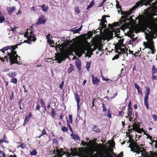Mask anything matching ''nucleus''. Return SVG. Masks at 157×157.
<instances>
[{
    "instance_id": "nucleus-51",
    "label": "nucleus",
    "mask_w": 157,
    "mask_h": 157,
    "mask_svg": "<svg viewBox=\"0 0 157 157\" xmlns=\"http://www.w3.org/2000/svg\"><path fill=\"white\" fill-rule=\"evenodd\" d=\"M53 143L54 144H55L56 145H57L58 143V140L56 139H54L53 140Z\"/></svg>"
},
{
    "instance_id": "nucleus-24",
    "label": "nucleus",
    "mask_w": 157,
    "mask_h": 157,
    "mask_svg": "<svg viewBox=\"0 0 157 157\" xmlns=\"http://www.w3.org/2000/svg\"><path fill=\"white\" fill-rule=\"evenodd\" d=\"M71 136L75 141L80 139L79 137L77 135H74L73 133H72Z\"/></svg>"
},
{
    "instance_id": "nucleus-29",
    "label": "nucleus",
    "mask_w": 157,
    "mask_h": 157,
    "mask_svg": "<svg viewBox=\"0 0 157 157\" xmlns=\"http://www.w3.org/2000/svg\"><path fill=\"white\" fill-rule=\"evenodd\" d=\"M52 111L51 112V116L52 118H54L56 115V113L54 109L53 108H51Z\"/></svg>"
},
{
    "instance_id": "nucleus-10",
    "label": "nucleus",
    "mask_w": 157,
    "mask_h": 157,
    "mask_svg": "<svg viewBox=\"0 0 157 157\" xmlns=\"http://www.w3.org/2000/svg\"><path fill=\"white\" fill-rule=\"evenodd\" d=\"M44 16L43 15H41L38 18L36 24V25H39L45 24L46 20H44Z\"/></svg>"
},
{
    "instance_id": "nucleus-55",
    "label": "nucleus",
    "mask_w": 157,
    "mask_h": 157,
    "mask_svg": "<svg viewBox=\"0 0 157 157\" xmlns=\"http://www.w3.org/2000/svg\"><path fill=\"white\" fill-rule=\"evenodd\" d=\"M124 114V113L123 111H120L119 112V116L121 117H122Z\"/></svg>"
},
{
    "instance_id": "nucleus-7",
    "label": "nucleus",
    "mask_w": 157,
    "mask_h": 157,
    "mask_svg": "<svg viewBox=\"0 0 157 157\" xmlns=\"http://www.w3.org/2000/svg\"><path fill=\"white\" fill-rule=\"evenodd\" d=\"M150 93V88L147 87L146 89L144 98V104L147 110L149 109L148 100V96L149 95Z\"/></svg>"
},
{
    "instance_id": "nucleus-43",
    "label": "nucleus",
    "mask_w": 157,
    "mask_h": 157,
    "mask_svg": "<svg viewBox=\"0 0 157 157\" xmlns=\"http://www.w3.org/2000/svg\"><path fill=\"white\" fill-rule=\"evenodd\" d=\"M135 131L138 132L139 133H141V132H144V133H145V132L144 129L143 128H140V127Z\"/></svg>"
},
{
    "instance_id": "nucleus-33",
    "label": "nucleus",
    "mask_w": 157,
    "mask_h": 157,
    "mask_svg": "<svg viewBox=\"0 0 157 157\" xmlns=\"http://www.w3.org/2000/svg\"><path fill=\"white\" fill-rule=\"evenodd\" d=\"M17 75L16 72H13L11 73H9L8 75L10 78H13Z\"/></svg>"
},
{
    "instance_id": "nucleus-58",
    "label": "nucleus",
    "mask_w": 157,
    "mask_h": 157,
    "mask_svg": "<svg viewBox=\"0 0 157 157\" xmlns=\"http://www.w3.org/2000/svg\"><path fill=\"white\" fill-rule=\"evenodd\" d=\"M131 101H130L128 103V109H132L131 106Z\"/></svg>"
},
{
    "instance_id": "nucleus-20",
    "label": "nucleus",
    "mask_w": 157,
    "mask_h": 157,
    "mask_svg": "<svg viewBox=\"0 0 157 157\" xmlns=\"http://www.w3.org/2000/svg\"><path fill=\"white\" fill-rule=\"evenodd\" d=\"M93 130L94 131L97 133H99L101 131L100 128H98L95 125H93Z\"/></svg>"
},
{
    "instance_id": "nucleus-48",
    "label": "nucleus",
    "mask_w": 157,
    "mask_h": 157,
    "mask_svg": "<svg viewBox=\"0 0 157 157\" xmlns=\"http://www.w3.org/2000/svg\"><path fill=\"white\" fill-rule=\"evenodd\" d=\"M40 105L39 104L37 103L36 104V106L35 109V110L37 111H40Z\"/></svg>"
},
{
    "instance_id": "nucleus-3",
    "label": "nucleus",
    "mask_w": 157,
    "mask_h": 157,
    "mask_svg": "<svg viewBox=\"0 0 157 157\" xmlns=\"http://www.w3.org/2000/svg\"><path fill=\"white\" fill-rule=\"evenodd\" d=\"M7 46L10 47L9 49H10V52L7 51L6 53H7V55L9 56L10 65H12L14 63L19 64V63L17 60V58L18 57L19 58L20 57L17 55V52L14 51L17 48V45Z\"/></svg>"
},
{
    "instance_id": "nucleus-57",
    "label": "nucleus",
    "mask_w": 157,
    "mask_h": 157,
    "mask_svg": "<svg viewBox=\"0 0 157 157\" xmlns=\"http://www.w3.org/2000/svg\"><path fill=\"white\" fill-rule=\"evenodd\" d=\"M66 121H67V126L68 128H69L70 127H71V125L70 124V122H69L68 120L67 119V117H66Z\"/></svg>"
},
{
    "instance_id": "nucleus-46",
    "label": "nucleus",
    "mask_w": 157,
    "mask_h": 157,
    "mask_svg": "<svg viewBox=\"0 0 157 157\" xmlns=\"http://www.w3.org/2000/svg\"><path fill=\"white\" fill-rule=\"evenodd\" d=\"M133 127L135 129V131H136L140 128V125L136 123L134 124Z\"/></svg>"
},
{
    "instance_id": "nucleus-50",
    "label": "nucleus",
    "mask_w": 157,
    "mask_h": 157,
    "mask_svg": "<svg viewBox=\"0 0 157 157\" xmlns=\"http://www.w3.org/2000/svg\"><path fill=\"white\" fill-rule=\"evenodd\" d=\"M18 147H20L22 149H24L26 147V145L24 143H22L20 146H18Z\"/></svg>"
},
{
    "instance_id": "nucleus-12",
    "label": "nucleus",
    "mask_w": 157,
    "mask_h": 157,
    "mask_svg": "<svg viewBox=\"0 0 157 157\" xmlns=\"http://www.w3.org/2000/svg\"><path fill=\"white\" fill-rule=\"evenodd\" d=\"M74 95L75 96V99L77 103L78 110L80 108L79 103L80 101V98L78 94L77 93H74Z\"/></svg>"
},
{
    "instance_id": "nucleus-1",
    "label": "nucleus",
    "mask_w": 157,
    "mask_h": 157,
    "mask_svg": "<svg viewBox=\"0 0 157 157\" xmlns=\"http://www.w3.org/2000/svg\"><path fill=\"white\" fill-rule=\"evenodd\" d=\"M145 1V0H141L139 2L136 3V4L134 5L132 8L130 9L128 12V11H121V14L123 16L121 17V19L120 21V22L121 23H125L127 21H130L132 19V17H130L129 18H128V17L131 14L132 12L135 11L136 9L138 7L142 6L144 5V2Z\"/></svg>"
},
{
    "instance_id": "nucleus-13",
    "label": "nucleus",
    "mask_w": 157,
    "mask_h": 157,
    "mask_svg": "<svg viewBox=\"0 0 157 157\" xmlns=\"http://www.w3.org/2000/svg\"><path fill=\"white\" fill-rule=\"evenodd\" d=\"M56 152L57 153V155L59 157H62L63 154H65V152L63 151V148H61L59 150L57 147H56Z\"/></svg>"
},
{
    "instance_id": "nucleus-42",
    "label": "nucleus",
    "mask_w": 157,
    "mask_h": 157,
    "mask_svg": "<svg viewBox=\"0 0 157 157\" xmlns=\"http://www.w3.org/2000/svg\"><path fill=\"white\" fill-rule=\"evenodd\" d=\"M61 129L62 131L63 132H66L68 130L67 127L64 126H63L62 127Z\"/></svg>"
},
{
    "instance_id": "nucleus-61",
    "label": "nucleus",
    "mask_w": 157,
    "mask_h": 157,
    "mask_svg": "<svg viewBox=\"0 0 157 157\" xmlns=\"http://www.w3.org/2000/svg\"><path fill=\"white\" fill-rule=\"evenodd\" d=\"M157 77L156 75H152V76L151 77V79L153 80H154L157 79Z\"/></svg>"
},
{
    "instance_id": "nucleus-34",
    "label": "nucleus",
    "mask_w": 157,
    "mask_h": 157,
    "mask_svg": "<svg viewBox=\"0 0 157 157\" xmlns=\"http://www.w3.org/2000/svg\"><path fill=\"white\" fill-rule=\"evenodd\" d=\"M121 48V46L120 45H116L115 46V52H117L118 50H120Z\"/></svg>"
},
{
    "instance_id": "nucleus-31",
    "label": "nucleus",
    "mask_w": 157,
    "mask_h": 157,
    "mask_svg": "<svg viewBox=\"0 0 157 157\" xmlns=\"http://www.w3.org/2000/svg\"><path fill=\"white\" fill-rule=\"evenodd\" d=\"M107 17V15H104L102 17V19L101 20V23H103V24H105V23H107V21L106 20H105V17Z\"/></svg>"
},
{
    "instance_id": "nucleus-5",
    "label": "nucleus",
    "mask_w": 157,
    "mask_h": 157,
    "mask_svg": "<svg viewBox=\"0 0 157 157\" xmlns=\"http://www.w3.org/2000/svg\"><path fill=\"white\" fill-rule=\"evenodd\" d=\"M25 37H27V40H25L24 42L29 44L31 43L32 41L34 42L36 40L35 34L33 33L32 29H27V31L25 35Z\"/></svg>"
},
{
    "instance_id": "nucleus-4",
    "label": "nucleus",
    "mask_w": 157,
    "mask_h": 157,
    "mask_svg": "<svg viewBox=\"0 0 157 157\" xmlns=\"http://www.w3.org/2000/svg\"><path fill=\"white\" fill-rule=\"evenodd\" d=\"M156 15V13L146 12V21L149 26V29L157 25V18L153 17Z\"/></svg>"
},
{
    "instance_id": "nucleus-40",
    "label": "nucleus",
    "mask_w": 157,
    "mask_h": 157,
    "mask_svg": "<svg viewBox=\"0 0 157 157\" xmlns=\"http://www.w3.org/2000/svg\"><path fill=\"white\" fill-rule=\"evenodd\" d=\"M107 116L109 118H111L112 115L110 109H108L107 111Z\"/></svg>"
},
{
    "instance_id": "nucleus-21",
    "label": "nucleus",
    "mask_w": 157,
    "mask_h": 157,
    "mask_svg": "<svg viewBox=\"0 0 157 157\" xmlns=\"http://www.w3.org/2000/svg\"><path fill=\"white\" fill-rule=\"evenodd\" d=\"M75 65L76 66L77 68H78L81 67V62L79 59H78V60L76 61L75 63Z\"/></svg>"
},
{
    "instance_id": "nucleus-49",
    "label": "nucleus",
    "mask_w": 157,
    "mask_h": 157,
    "mask_svg": "<svg viewBox=\"0 0 157 157\" xmlns=\"http://www.w3.org/2000/svg\"><path fill=\"white\" fill-rule=\"evenodd\" d=\"M120 50L121 51V52H122V54H125L126 53V50L124 48H121L120 49Z\"/></svg>"
},
{
    "instance_id": "nucleus-44",
    "label": "nucleus",
    "mask_w": 157,
    "mask_h": 157,
    "mask_svg": "<svg viewBox=\"0 0 157 157\" xmlns=\"http://www.w3.org/2000/svg\"><path fill=\"white\" fill-rule=\"evenodd\" d=\"M41 7L43 9V10L44 11H46L48 9V7H47L46 8L45 5L44 4H43L42 5Z\"/></svg>"
},
{
    "instance_id": "nucleus-32",
    "label": "nucleus",
    "mask_w": 157,
    "mask_h": 157,
    "mask_svg": "<svg viewBox=\"0 0 157 157\" xmlns=\"http://www.w3.org/2000/svg\"><path fill=\"white\" fill-rule=\"evenodd\" d=\"M37 153V152L35 149L33 150L32 151L30 152V154L31 155H36Z\"/></svg>"
},
{
    "instance_id": "nucleus-54",
    "label": "nucleus",
    "mask_w": 157,
    "mask_h": 157,
    "mask_svg": "<svg viewBox=\"0 0 157 157\" xmlns=\"http://www.w3.org/2000/svg\"><path fill=\"white\" fill-rule=\"evenodd\" d=\"M75 12L78 13H80L79 9L78 7H75Z\"/></svg>"
},
{
    "instance_id": "nucleus-28",
    "label": "nucleus",
    "mask_w": 157,
    "mask_h": 157,
    "mask_svg": "<svg viewBox=\"0 0 157 157\" xmlns=\"http://www.w3.org/2000/svg\"><path fill=\"white\" fill-rule=\"evenodd\" d=\"M86 68L88 71H90V67L91 64V62H86Z\"/></svg>"
},
{
    "instance_id": "nucleus-14",
    "label": "nucleus",
    "mask_w": 157,
    "mask_h": 157,
    "mask_svg": "<svg viewBox=\"0 0 157 157\" xmlns=\"http://www.w3.org/2000/svg\"><path fill=\"white\" fill-rule=\"evenodd\" d=\"M135 32L136 33H137L139 32V31L137 29L135 28L133 29H130L128 33L129 35L130 36H132V37L134 36L133 33Z\"/></svg>"
},
{
    "instance_id": "nucleus-30",
    "label": "nucleus",
    "mask_w": 157,
    "mask_h": 157,
    "mask_svg": "<svg viewBox=\"0 0 157 157\" xmlns=\"http://www.w3.org/2000/svg\"><path fill=\"white\" fill-rule=\"evenodd\" d=\"M71 67H69L67 70V72L68 73H70L72 72V71L74 70V66L72 64H70Z\"/></svg>"
},
{
    "instance_id": "nucleus-22",
    "label": "nucleus",
    "mask_w": 157,
    "mask_h": 157,
    "mask_svg": "<svg viewBox=\"0 0 157 157\" xmlns=\"http://www.w3.org/2000/svg\"><path fill=\"white\" fill-rule=\"evenodd\" d=\"M93 35V33L92 32L90 31L88 32L86 36L87 37L86 39H90V38L92 37Z\"/></svg>"
},
{
    "instance_id": "nucleus-38",
    "label": "nucleus",
    "mask_w": 157,
    "mask_h": 157,
    "mask_svg": "<svg viewBox=\"0 0 157 157\" xmlns=\"http://www.w3.org/2000/svg\"><path fill=\"white\" fill-rule=\"evenodd\" d=\"M40 102L41 106L42 107L46 105L45 103L43 101V100L42 98L40 99Z\"/></svg>"
},
{
    "instance_id": "nucleus-19",
    "label": "nucleus",
    "mask_w": 157,
    "mask_h": 157,
    "mask_svg": "<svg viewBox=\"0 0 157 157\" xmlns=\"http://www.w3.org/2000/svg\"><path fill=\"white\" fill-rule=\"evenodd\" d=\"M132 110L133 109H128L127 113L128 115V117H131L132 115H134Z\"/></svg>"
},
{
    "instance_id": "nucleus-18",
    "label": "nucleus",
    "mask_w": 157,
    "mask_h": 157,
    "mask_svg": "<svg viewBox=\"0 0 157 157\" xmlns=\"http://www.w3.org/2000/svg\"><path fill=\"white\" fill-rule=\"evenodd\" d=\"M142 149H143V148L138 146L137 147H136V150H134V151L136 152L137 154H139L140 153H142L141 154H143L142 151Z\"/></svg>"
},
{
    "instance_id": "nucleus-41",
    "label": "nucleus",
    "mask_w": 157,
    "mask_h": 157,
    "mask_svg": "<svg viewBox=\"0 0 157 157\" xmlns=\"http://www.w3.org/2000/svg\"><path fill=\"white\" fill-rule=\"evenodd\" d=\"M144 134L147 136V138L149 139L151 141V142H153L155 141L153 140V139L151 136H150L148 134H145V133H144Z\"/></svg>"
},
{
    "instance_id": "nucleus-2",
    "label": "nucleus",
    "mask_w": 157,
    "mask_h": 157,
    "mask_svg": "<svg viewBox=\"0 0 157 157\" xmlns=\"http://www.w3.org/2000/svg\"><path fill=\"white\" fill-rule=\"evenodd\" d=\"M145 1V0H141L139 2L136 3V4L134 5L132 8L130 9L128 12V11H121V14L123 16L121 17V19L120 21V22L121 23H125L127 21H130L132 19V17H130L129 18H128V17L131 14L132 12L135 11L136 9L138 7L142 6L144 5V2Z\"/></svg>"
},
{
    "instance_id": "nucleus-53",
    "label": "nucleus",
    "mask_w": 157,
    "mask_h": 157,
    "mask_svg": "<svg viewBox=\"0 0 157 157\" xmlns=\"http://www.w3.org/2000/svg\"><path fill=\"white\" fill-rule=\"evenodd\" d=\"M64 84V82L63 81L59 85V88L60 89L62 90L63 89V87Z\"/></svg>"
},
{
    "instance_id": "nucleus-56",
    "label": "nucleus",
    "mask_w": 157,
    "mask_h": 157,
    "mask_svg": "<svg viewBox=\"0 0 157 157\" xmlns=\"http://www.w3.org/2000/svg\"><path fill=\"white\" fill-rule=\"evenodd\" d=\"M78 69V72L80 75H81L83 72V71L82 70L81 68L80 67L78 68H77Z\"/></svg>"
},
{
    "instance_id": "nucleus-15",
    "label": "nucleus",
    "mask_w": 157,
    "mask_h": 157,
    "mask_svg": "<svg viewBox=\"0 0 157 157\" xmlns=\"http://www.w3.org/2000/svg\"><path fill=\"white\" fill-rule=\"evenodd\" d=\"M32 116L31 113H29L26 116L24 122L23 123V125H25L29 121L30 119Z\"/></svg>"
},
{
    "instance_id": "nucleus-62",
    "label": "nucleus",
    "mask_w": 157,
    "mask_h": 157,
    "mask_svg": "<svg viewBox=\"0 0 157 157\" xmlns=\"http://www.w3.org/2000/svg\"><path fill=\"white\" fill-rule=\"evenodd\" d=\"M7 157H17V156L15 155H9V154H8L7 155Z\"/></svg>"
},
{
    "instance_id": "nucleus-16",
    "label": "nucleus",
    "mask_w": 157,
    "mask_h": 157,
    "mask_svg": "<svg viewBox=\"0 0 157 157\" xmlns=\"http://www.w3.org/2000/svg\"><path fill=\"white\" fill-rule=\"evenodd\" d=\"M16 9V7L15 6H11L10 7H8L7 8V11L9 14H11Z\"/></svg>"
},
{
    "instance_id": "nucleus-11",
    "label": "nucleus",
    "mask_w": 157,
    "mask_h": 157,
    "mask_svg": "<svg viewBox=\"0 0 157 157\" xmlns=\"http://www.w3.org/2000/svg\"><path fill=\"white\" fill-rule=\"evenodd\" d=\"M110 155L109 153L106 151H105V152L101 153H99V154L97 153L94 154V156L95 157H109Z\"/></svg>"
},
{
    "instance_id": "nucleus-63",
    "label": "nucleus",
    "mask_w": 157,
    "mask_h": 157,
    "mask_svg": "<svg viewBox=\"0 0 157 157\" xmlns=\"http://www.w3.org/2000/svg\"><path fill=\"white\" fill-rule=\"evenodd\" d=\"M119 57V55H115L112 59L113 60H114L115 59H117Z\"/></svg>"
},
{
    "instance_id": "nucleus-59",
    "label": "nucleus",
    "mask_w": 157,
    "mask_h": 157,
    "mask_svg": "<svg viewBox=\"0 0 157 157\" xmlns=\"http://www.w3.org/2000/svg\"><path fill=\"white\" fill-rule=\"evenodd\" d=\"M152 117L155 121H157V116L155 115L154 114L153 115Z\"/></svg>"
},
{
    "instance_id": "nucleus-36",
    "label": "nucleus",
    "mask_w": 157,
    "mask_h": 157,
    "mask_svg": "<svg viewBox=\"0 0 157 157\" xmlns=\"http://www.w3.org/2000/svg\"><path fill=\"white\" fill-rule=\"evenodd\" d=\"M82 25H81L78 29L74 30V32L75 33H78L82 30Z\"/></svg>"
},
{
    "instance_id": "nucleus-39",
    "label": "nucleus",
    "mask_w": 157,
    "mask_h": 157,
    "mask_svg": "<svg viewBox=\"0 0 157 157\" xmlns=\"http://www.w3.org/2000/svg\"><path fill=\"white\" fill-rule=\"evenodd\" d=\"M10 82L14 84H16L17 82V79L15 78H13L11 79Z\"/></svg>"
},
{
    "instance_id": "nucleus-8",
    "label": "nucleus",
    "mask_w": 157,
    "mask_h": 157,
    "mask_svg": "<svg viewBox=\"0 0 157 157\" xmlns=\"http://www.w3.org/2000/svg\"><path fill=\"white\" fill-rule=\"evenodd\" d=\"M157 1L156 2L152 3L151 6L147 9V12L150 13H156L155 11H157Z\"/></svg>"
},
{
    "instance_id": "nucleus-25",
    "label": "nucleus",
    "mask_w": 157,
    "mask_h": 157,
    "mask_svg": "<svg viewBox=\"0 0 157 157\" xmlns=\"http://www.w3.org/2000/svg\"><path fill=\"white\" fill-rule=\"evenodd\" d=\"M100 27L99 28H100V30L101 31H102L103 29L105 28H106L107 27L106 25L105 24H103V23H101V22L100 23L99 25Z\"/></svg>"
},
{
    "instance_id": "nucleus-37",
    "label": "nucleus",
    "mask_w": 157,
    "mask_h": 157,
    "mask_svg": "<svg viewBox=\"0 0 157 157\" xmlns=\"http://www.w3.org/2000/svg\"><path fill=\"white\" fill-rule=\"evenodd\" d=\"M94 4V2L93 1H92L89 4V5L87 6L86 9L89 10L90 8L93 7Z\"/></svg>"
},
{
    "instance_id": "nucleus-60",
    "label": "nucleus",
    "mask_w": 157,
    "mask_h": 157,
    "mask_svg": "<svg viewBox=\"0 0 157 157\" xmlns=\"http://www.w3.org/2000/svg\"><path fill=\"white\" fill-rule=\"evenodd\" d=\"M120 30L119 29H117L115 31V33H116L115 34L116 36H117V35H118V33H120Z\"/></svg>"
},
{
    "instance_id": "nucleus-27",
    "label": "nucleus",
    "mask_w": 157,
    "mask_h": 157,
    "mask_svg": "<svg viewBox=\"0 0 157 157\" xmlns=\"http://www.w3.org/2000/svg\"><path fill=\"white\" fill-rule=\"evenodd\" d=\"M45 135H47L48 134L47 133V132L45 129V128H44L42 131V133L40 134V136L38 137L39 138H40L42 136Z\"/></svg>"
},
{
    "instance_id": "nucleus-52",
    "label": "nucleus",
    "mask_w": 157,
    "mask_h": 157,
    "mask_svg": "<svg viewBox=\"0 0 157 157\" xmlns=\"http://www.w3.org/2000/svg\"><path fill=\"white\" fill-rule=\"evenodd\" d=\"M0 153L1 155H2V157H7V155H6L5 153L3 151L0 150Z\"/></svg>"
},
{
    "instance_id": "nucleus-45",
    "label": "nucleus",
    "mask_w": 157,
    "mask_h": 157,
    "mask_svg": "<svg viewBox=\"0 0 157 157\" xmlns=\"http://www.w3.org/2000/svg\"><path fill=\"white\" fill-rule=\"evenodd\" d=\"M68 121L71 124L72 123V116L71 115H69V120Z\"/></svg>"
},
{
    "instance_id": "nucleus-6",
    "label": "nucleus",
    "mask_w": 157,
    "mask_h": 157,
    "mask_svg": "<svg viewBox=\"0 0 157 157\" xmlns=\"http://www.w3.org/2000/svg\"><path fill=\"white\" fill-rule=\"evenodd\" d=\"M144 46V48H149L151 51L152 54H154L155 52L154 45V43L152 39L149 40L147 43L144 42L143 43Z\"/></svg>"
},
{
    "instance_id": "nucleus-47",
    "label": "nucleus",
    "mask_w": 157,
    "mask_h": 157,
    "mask_svg": "<svg viewBox=\"0 0 157 157\" xmlns=\"http://www.w3.org/2000/svg\"><path fill=\"white\" fill-rule=\"evenodd\" d=\"M102 108L103 111L105 112L106 111L107 109L106 108V106L105 105L104 103H102Z\"/></svg>"
},
{
    "instance_id": "nucleus-17",
    "label": "nucleus",
    "mask_w": 157,
    "mask_h": 157,
    "mask_svg": "<svg viewBox=\"0 0 157 157\" xmlns=\"http://www.w3.org/2000/svg\"><path fill=\"white\" fill-rule=\"evenodd\" d=\"M91 75L92 78V83L93 84H98L100 82L99 79L97 77H94L93 74H92Z\"/></svg>"
},
{
    "instance_id": "nucleus-64",
    "label": "nucleus",
    "mask_w": 157,
    "mask_h": 157,
    "mask_svg": "<svg viewBox=\"0 0 157 157\" xmlns=\"http://www.w3.org/2000/svg\"><path fill=\"white\" fill-rule=\"evenodd\" d=\"M71 153L74 156L76 155V154L78 153L77 151H72L71 152Z\"/></svg>"
},
{
    "instance_id": "nucleus-23",
    "label": "nucleus",
    "mask_w": 157,
    "mask_h": 157,
    "mask_svg": "<svg viewBox=\"0 0 157 157\" xmlns=\"http://www.w3.org/2000/svg\"><path fill=\"white\" fill-rule=\"evenodd\" d=\"M157 73V68H155V66L153 65L152 68L151 74L152 75H154L155 74Z\"/></svg>"
},
{
    "instance_id": "nucleus-9",
    "label": "nucleus",
    "mask_w": 157,
    "mask_h": 157,
    "mask_svg": "<svg viewBox=\"0 0 157 157\" xmlns=\"http://www.w3.org/2000/svg\"><path fill=\"white\" fill-rule=\"evenodd\" d=\"M6 56H5V54H2L0 55V60L3 63L6 62H8L9 61V56L7 55V53L6 52Z\"/></svg>"
},
{
    "instance_id": "nucleus-35",
    "label": "nucleus",
    "mask_w": 157,
    "mask_h": 157,
    "mask_svg": "<svg viewBox=\"0 0 157 157\" xmlns=\"http://www.w3.org/2000/svg\"><path fill=\"white\" fill-rule=\"evenodd\" d=\"M5 17L3 16V14L0 13V23H2L5 20Z\"/></svg>"
},
{
    "instance_id": "nucleus-26",
    "label": "nucleus",
    "mask_w": 157,
    "mask_h": 157,
    "mask_svg": "<svg viewBox=\"0 0 157 157\" xmlns=\"http://www.w3.org/2000/svg\"><path fill=\"white\" fill-rule=\"evenodd\" d=\"M10 47L6 46L3 47V48L0 49V51H1L3 53L2 54H4L5 53V52L9 50V48H10Z\"/></svg>"
}]
</instances>
